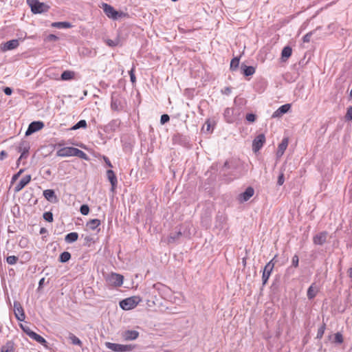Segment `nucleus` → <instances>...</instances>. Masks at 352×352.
Masks as SVG:
<instances>
[{"mask_svg": "<svg viewBox=\"0 0 352 352\" xmlns=\"http://www.w3.org/2000/svg\"><path fill=\"white\" fill-rule=\"evenodd\" d=\"M27 2L31 10L34 14H41L49 10L50 6L45 3L40 2L38 0H27Z\"/></svg>", "mask_w": 352, "mask_h": 352, "instance_id": "1", "label": "nucleus"}, {"mask_svg": "<svg viewBox=\"0 0 352 352\" xmlns=\"http://www.w3.org/2000/svg\"><path fill=\"white\" fill-rule=\"evenodd\" d=\"M125 107V101L118 93L114 92L111 96V108L113 111H120Z\"/></svg>", "mask_w": 352, "mask_h": 352, "instance_id": "2", "label": "nucleus"}, {"mask_svg": "<svg viewBox=\"0 0 352 352\" xmlns=\"http://www.w3.org/2000/svg\"><path fill=\"white\" fill-rule=\"evenodd\" d=\"M140 300L138 296L127 298L120 302V307L124 310H130L136 307Z\"/></svg>", "mask_w": 352, "mask_h": 352, "instance_id": "3", "label": "nucleus"}, {"mask_svg": "<svg viewBox=\"0 0 352 352\" xmlns=\"http://www.w3.org/2000/svg\"><path fill=\"white\" fill-rule=\"evenodd\" d=\"M105 346L107 349H111L115 352L131 351L133 348L131 344H121L109 342H105Z\"/></svg>", "mask_w": 352, "mask_h": 352, "instance_id": "4", "label": "nucleus"}, {"mask_svg": "<svg viewBox=\"0 0 352 352\" xmlns=\"http://www.w3.org/2000/svg\"><path fill=\"white\" fill-rule=\"evenodd\" d=\"M123 276L116 273H111L107 277L106 280L110 285L120 287L123 283Z\"/></svg>", "mask_w": 352, "mask_h": 352, "instance_id": "5", "label": "nucleus"}, {"mask_svg": "<svg viewBox=\"0 0 352 352\" xmlns=\"http://www.w3.org/2000/svg\"><path fill=\"white\" fill-rule=\"evenodd\" d=\"M102 9L105 14L109 18L112 19L113 20L117 19L122 14L121 13H119L118 11H116L113 6L107 3H104L102 4Z\"/></svg>", "mask_w": 352, "mask_h": 352, "instance_id": "6", "label": "nucleus"}, {"mask_svg": "<svg viewBox=\"0 0 352 352\" xmlns=\"http://www.w3.org/2000/svg\"><path fill=\"white\" fill-rule=\"evenodd\" d=\"M274 267V263H273V260L269 261L264 267L262 275V282L263 285H265L267 283V280L271 275Z\"/></svg>", "mask_w": 352, "mask_h": 352, "instance_id": "7", "label": "nucleus"}, {"mask_svg": "<svg viewBox=\"0 0 352 352\" xmlns=\"http://www.w3.org/2000/svg\"><path fill=\"white\" fill-rule=\"evenodd\" d=\"M265 142V135L263 133L258 135L252 142V151L254 153L258 152L263 147Z\"/></svg>", "mask_w": 352, "mask_h": 352, "instance_id": "8", "label": "nucleus"}, {"mask_svg": "<svg viewBox=\"0 0 352 352\" xmlns=\"http://www.w3.org/2000/svg\"><path fill=\"white\" fill-rule=\"evenodd\" d=\"M13 307L16 318L19 321H24L25 315L21 303L19 301H14Z\"/></svg>", "mask_w": 352, "mask_h": 352, "instance_id": "9", "label": "nucleus"}, {"mask_svg": "<svg viewBox=\"0 0 352 352\" xmlns=\"http://www.w3.org/2000/svg\"><path fill=\"white\" fill-rule=\"evenodd\" d=\"M44 124L41 121H34L29 124V126L25 132V135L28 136L39 130L43 129Z\"/></svg>", "mask_w": 352, "mask_h": 352, "instance_id": "10", "label": "nucleus"}, {"mask_svg": "<svg viewBox=\"0 0 352 352\" xmlns=\"http://www.w3.org/2000/svg\"><path fill=\"white\" fill-rule=\"evenodd\" d=\"M19 41L18 39H12L1 44V50L3 52L12 50L18 47Z\"/></svg>", "mask_w": 352, "mask_h": 352, "instance_id": "11", "label": "nucleus"}, {"mask_svg": "<svg viewBox=\"0 0 352 352\" xmlns=\"http://www.w3.org/2000/svg\"><path fill=\"white\" fill-rule=\"evenodd\" d=\"M75 150L74 147H63L56 151V155L63 157L74 156Z\"/></svg>", "mask_w": 352, "mask_h": 352, "instance_id": "12", "label": "nucleus"}, {"mask_svg": "<svg viewBox=\"0 0 352 352\" xmlns=\"http://www.w3.org/2000/svg\"><path fill=\"white\" fill-rule=\"evenodd\" d=\"M328 232L323 231L316 234L313 238V242L315 245H322L327 241Z\"/></svg>", "mask_w": 352, "mask_h": 352, "instance_id": "13", "label": "nucleus"}, {"mask_svg": "<svg viewBox=\"0 0 352 352\" xmlns=\"http://www.w3.org/2000/svg\"><path fill=\"white\" fill-rule=\"evenodd\" d=\"M254 193V190L252 187H248L245 190L239 195V201L241 203L248 201Z\"/></svg>", "mask_w": 352, "mask_h": 352, "instance_id": "14", "label": "nucleus"}, {"mask_svg": "<svg viewBox=\"0 0 352 352\" xmlns=\"http://www.w3.org/2000/svg\"><path fill=\"white\" fill-rule=\"evenodd\" d=\"M31 175H27L24 176L21 181L15 186L14 191L18 192L21 191L26 185H28L31 181Z\"/></svg>", "mask_w": 352, "mask_h": 352, "instance_id": "15", "label": "nucleus"}, {"mask_svg": "<svg viewBox=\"0 0 352 352\" xmlns=\"http://www.w3.org/2000/svg\"><path fill=\"white\" fill-rule=\"evenodd\" d=\"M30 150L29 143L27 142H22L18 147V152L21 153L20 159L26 158L28 155Z\"/></svg>", "mask_w": 352, "mask_h": 352, "instance_id": "16", "label": "nucleus"}, {"mask_svg": "<svg viewBox=\"0 0 352 352\" xmlns=\"http://www.w3.org/2000/svg\"><path fill=\"white\" fill-rule=\"evenodd\" d=\"M291 109L290 104H285L280 106L277 110H276L273 114L272 118H279L281 117L283 114L287 113Z\"/></svg>", "mask_w": 352, "mask_h": 352, "instance_id": "17", "label": "nucleus"}, {"mask_svg": "<svg viewBox=\"0 0 352 352\" xmlns=\"http://www.w3.org/2000/svg\"><path fill=\"white\" fill-rule=\"evenodd\" d=\"M107 177L111 185V191L113 192L117 187L118 180L115 173L112 170H107Z\"/></svg>", "mask_w": 352, "mask_h": 352, "instance_id": "18", "label": "nucleus"}, {"mask_svg": "<svg viewBox=\"0 0 352 352\" xmlns=\"http://www.w3.org/2000/svg\"><path fill=\"white\" fill-rule=\"evenodd\" d=\"M25 331L26 332L27 335L29 336L30 338L38 342V343L41 344H45L47 343V341L44 338L34 332L33 331L28 329L25 330Z\"/></svg>", "mask_w": 352, "mask_h": 352, "instance_id": "19", "label": "nucleus"}, {"mask_svg": "<svg viewBox=\"0 0 352 352\" xmlns=\"http://www.w3.org/2000/svg\"><path fill=\"white\" fill-rule=\"evenodd\" d=\"M122 336L125 340H134L139 336V332L135 330H127L122 333Z\"/></svg>", "mask_w": 352, "mask_h": 352, "instance_id": "20", "label": "nucleus"}, {"mask_svg": "<svg viewBox=\"0 0 352 352\" xmlns=\"http://www.w3.org/2000/svg\"><path fill=\"white\" fill-rule=\"evenodd\" d=\"M44 197L51 203H56L58 201L57 196L56 195L54 191L51 189L45 190L43 191Z\"/></svg>", "mask_w": 352, "mask_h": 352, "instance_id": "21", "label": "nucleus"}, {"mask_svg": "<svg viewBox=\"0 0 352 352\" xmlns=\"http://www.w3.org/2000/svg\"><path fill=\"white\" fill-rule=\"evenodd\" d=\"M288 138H285L282 140L278 147L276 155L278 157H281L288 146Z\"/></svg>", "mask_w": 352, "mask_h": 352, "instance_id": "22", "label": "nucleus"}, {"mask_svg": "<svg viewBox=\"0 0 352 352\" xmlns=\"http://www.w3.org/2000/svg\"><path fill=\"white\" fill-rule=\"evenodd\" d=\"M241 68L242 69L243 74L245 76H249L253 75L255 73V71H256V69H255V68L254 67H252V66H247V65H245L244 64L241 65Z\"/></svg>", "mask_w": 352, "mask_h": 352, "instance_id": "23", "label": "nucleus"}, {"mask_svg": "<svg viewBox=\"0 0 352 352\" xmlns=\"http://www.w3.org/2000/svg\"><path fill=\"white\" fill-rule=\"evenodd\" d=\"M51 26L53 28H59V29H67V28H72V25L69 22L63 21V22H54L52 23Z\"/></svg>", "mask_w": 352, "mask_h": 352, "instance_id": "24", "label": "nucleus"}, {"mask_svg": "<svg viewBox=\"0 0 352 352\" xmlns=\"http://www.w3.org/2000/svg\"><path fill=\"white\" fill-rule=\"evenodd\" d=\"M292 53V50L289 46H285L281 52V58L283 60H286L287 58H289Z\"/></svg>", "mask_w": 352, "mask_h": 352, "instance_id": "25", "label": "nucleus"}, {"mask_svg": "<svg viewBox=\"0 0 352 352\" xmlns=\"http://www.w3.org/2000/svg\"><path fill=\"white\" fill-rule=\"evenodd\" d=\"M100 225V221L98 219H94L89 221L87 223V227L91 230H95Z\"/></svg>", "mask_w": 352, "mask_h": 352, "instance_id": "26", "label": "nucleus"}, {"mask_svg": "<svg viewBox=\"0 0 352 352\" xmlns=\"http://www.w3.org/2000/svg\"><path fill=\"white\" fill-rule=\"evenodd\" d=\"M78 238V234L77 232H70L67 234L65 237V240L68 243H72L77 241Z\"/></svg>", "mask_w": 352, "mask_h": 352, "instance_id": "27", "label": "nucleus"}, {"mask_svg": "<svg viewBox=\"0 0 352 352\" xmlns=\"http://www.w3.org/2000/svg\"><path fill=\"white\" fill-rule=\"evenodd\" d=\"M121 121L119 119L111 120L107 125L111 131H116L120 126Z\"/></svg>", "mask_w": 352, "mask_h": 352, "instance_id": "28", "label": "nucleus"}, {"mask_svg": "<svg viewBox=\"0 0 352 352\" xmlns=\"http://www.w3.org/2000/svg\"><path fill=\"white\" fill-rule=\"evenodd\" d=\"M1 352H14V343L12 341H8L1 347Z\"/></svg>", "mask_w": 352, "mask_h": 352, "instance_id": "29", "label": "nucleus"}, {"mask_svg": "<svg viewBox=\"0 0 352 352\" xmlns=\"http://www.w3.org/2000/svg\"><path fill=\"white\" fill-rule=\"evenodd\" d=\"M74 72L69 70L64 71L61 74V79L63 80H69L74 78Z\"/></svg>", "mask_w": 352, "mask_h": 352, "instance_id": "30", "label": "nucleus"}, {"mask_svg": "<svg viewBox=\"0 0 352 352\" xmlns=\"http://www.w3.org/2000/svg\"><path fill=\"white\" fill-rule=\"evenodd\" d=\"M213 131V127H212L211 123L209 120H208L204 126L201 128V131L205 133H211Z\"/></svg>", "mask_w": 352, "mask_h": 352, "instance_id": "31", "label": "nucleus"}, {"mask_svg": "<svg viewBox=\"0 0 352 352\" xmlns=\"http://www.w3.org/2000/svg\"><path fill=\"white\" fill-rule=\"evenodd\" d=\"M233 113V109L231 108H226L224 111V117L226 119L228 122H232L233 119L232 118V115Z\"/></svg>", "mask_w": 352, "mask_h": 352, "instance_id": "32", "label": "nucleus"}, {"mask_svg": "<svg viewBox=\"0 0 352 352\" xmlns=\"http://www.w3.org/2000/svg\"><path fill=\"white\" fill-rule=\"evenodd\" d=\"M71 258V254L69 252H63L60 254L59 261L66 263Z\"/></svg>", "mask_w": 352, "mask_h": 352, "instance_id": "33", "label": "nucleus"}, {"mask_svg": "<svg viewBox=\"0 0 352 352\" xmlns=\"http://www.w3.org/2000/svg\"><path fill=\"white\" fill-rule=\"evenodd\" d=\"M318 290L314 287L313 285H311L307 290V298L311 300L313 299L317 294Z\"/></svg>", "mask_w": 352, "mask_h": 352, "instance_id": "34", "label": "nucleus"}, {"mask_svg": "<svg viewBox=\"0 0 352 352\" xmlns=\"http://www.w3.org/2000/svg\"><path fill=\"white\" fill-rule=\"evenodd\" d=\"M86 127H87L86 120H80L71 128V130H77L80 128L85 129Z\"/></svg>", "mask_w": 352, "mask_h": 352, "instance_id": "35", "label": "nucleus"}, {"mask_svg": "<svg viewBox=\"0 0 352 352\" xmlns=\"http://www.w3.org/2000/svg\"><path fill=\"white\" fill-rule=\"evenodd\" d=\"M239 58L235 57V58H232L230 62V70H232V71L236 70L237 68L239 67Z\"/></svg>", "mask_w": 352, "mask_h": 352, "instance_id": "36", "label": "nucleus"}, {"mask_svg": "<svg viewBox=\"0 0 352 352\" xmlns=\"http://www.w3.org/2000/svg\"><path fill=\"white\" fill-rule=\"evenodd\" d=\"M74 156L86 160L89 159L87 155L84 151L77 148H76Z\"/></svg>", "mask_w": 352, "mask_h": 352, "instance_id": "37", "label": "nucleus"}, {"mask_svg": "<svg viewBox=\"0 0 352 352\" xmlns=\"http://www.w3.org/2000/svg\"><path fill=\"white\" fill-rule=\"evenodd\" d=\"M69 338L71 340L72 343L74 345L81 346L82 342L80 340L77 338L75 335L73 333H69Z\"/></svg>", "mask_w": 352, "mask_h": 352, "instance_id": "38", "label": "nucleus"}, {"mask_svg": "<svg viewBox=\"0 0 352 352\" xmlns=\"http://www.w3.org/2000/svg\"><path fill=\"white\" fill-rule=\"evenodd\" d=\"M105 43L109 47H116L119 45L120 40H119V38H116L115 40L107 39L105 41Z\"/></svg>", "mask_w": 352, "mask_h": 352, "instance_id": "39", "label": "nucleus"}, {"mask_svg": "<svg viewBox=\"0 0 352 352\" xmlns=\"http://www.w3.org/2000/svg\"><path fill=\"white\" fill-rule=\"evenodd\" d=\"M325 324H322L318 329L316 338L321 339L324 335L325 331Z\"/></svg>", "mask_w": 352, "mask_h": 352, "instance_id": "40", "label": "nucleus"}, {"mask_svg": "<svg viewBox=\"0 0 352 352\" xmlns=\"http://www.w3.org/2000/svg\"><path fill=\"white\" fill-rule=\"evenodd\" d=\"M43 219L47 222L53 221V214L51 212H45L43 213Z\"/></svg>", "mask_w": 352, "mask_h": 352, "instance_id": "41", "label": "nucleus"}, {"mask_svg": "<svg viewBox=\"0 0 352 352\" xmlns=\"http://www.w3.org/2000/svg\"><path fill=\"white\" fill-rule=\"evenodd\" d=\"M18 257L16 256H9L6 258V261L10 265H14L18 261Z\"/></svg>", "mask_w": 352, "mask_h": 352, "instance_id": "42", "label": "nucleus"}, {"mask_svg": "<svg viewBox=\"0 0 352 352\" xmlns=\"http://www.w3.org/2000/svg\"><path fill=\"white\" fill-rule=\"evenodd\" d=\"M80 212L83 215H87L89 214V208L87 205L83 204L80 208Z\"/></svg>", "mask_w": 352, "mask_h": 352, "instance_id": "43", "label": "nucleus"}, {"mask_svg": "<svg viewBox=\"0 0 352 352\" xmlns=\"http://www.w3.org/2000/svg\"><path fill=\"white\" fill-rule=\"evenodd\" d=\"M334 341L336 343H338V344H341L343 342V337H342V335L338 332L335 334V338H334Z\"/></svg>", "mask_w": 352, "mask_h": 352, "instance_id": "44", "label": "nucleus"}, {"mask_svg": "<svg viewBox=\"0 0 352 352\" xmlns=\"http://www.w3.org/2000/svg\"><path fill=\"white\" fill-rule=\"evenodd\" d=\"M23 172L24 169H20L16 174H14L12 177L11 184L15 182Z\"/></svg>", "mask_w": 352, "mask_h": 352, "instance_id": "45", "label": "nucleus"}, {"mask_svg": "<svg viewBox=\"0 0 352 352\" xmlns=\"http://www.w3.org/2000/svg\"><path fill=\"white\" fill-rule=\"evenodd\" d=\"M182 235L181 232H177L175 234L173 235L171 234L168 238V242L172 243L175 241L176 239H177L180 236Z\"/></svg>", "mask_w": 352, "mask_h": 352, "instance_id": "46", "label": "nucleus"}, {"mask_svg": "<svg viewBox=\"0 0 352 352\" xmlns=\"http://www.w3.org/2000/svg\"><path fill=\"white\" fill-rule=\"evenodd\" d=\"M346 120H352V107H349L347 109V111L345 116Z\"/></svg>", "mask_w": 352, "mask_h": 352, "instance_id": "47", "label": "nucleus"}, {"mask_svg": "<svg viewBox=\"0 0 352 352\" xmlns=\"http://www.w3.org/2000/svg\"><path fill=\"white\" fill-rule=\"evenodd\" d=\"M298 263H299V258H298V256L295 254L293 257H292V266H294V267H297L298 266Z\"/></svg>", "mask_w": 352, "mask_h": 352, "instance_id": "48", "label": "nucleus"}, {"mask_svg": "<svg viewBox=\"0 0 352 352\" xmlns=\"http://www.w3.org/2000/svg\"><path fill=\"white\" fill-rule=\"evenodd\" d=\"M169 120H170V118H169L168 115L163 114L160 118V123L162 124H164L165 123L168 122L169 121Z\"/></svg>", "mask_w": 352, "mask_h": 352, "instance_id": "49", "label": "nucleus"}, {"mask_svg": "<svg viewBox=\"0 0 352 352\" xmlns=\"http://www.w3.org/2000/svg\"><path fill=\"white\" fill-rule=\"evenodd\" d=\"M285 178L284 173L281 172L278 177L277 184L278 186H282L284 184Z\"/></svg>", "mask_w": 352, "mask_h": 352, "instance_id": "50", "label": "nucleus"}, {"mask_svg": "<svg viewBox=\"0 0 352 352\" xmlns=\"http://www.w3.org/2000/svg\"><path fill=\"white\" fill-rule=\"evenodd\" d=\"M247 121L254 122L256 120V116L253 113H248L245 117Z\"/></svg>", "mask_w": 352, "mask_h": 352, "instance_id": "51", "label": "nucleus"}, {"mask_svg": "<svg viewBox=\"0 0 352 352\" xmlns=\"http://www.w3.org/2000/svg\"><path fill=\"white\" fill-rule=\"evenodd\" d=\"M311 35H312V33L311 32H309L307 34H306L303 37H302V41L304 43H309L310 41V39H311Z\"/></svg>", "mask_w": 352, "mask_h": 352, "instance_id": "52", "label": "nucleus"}, {"mask_svg": "<svg viewBox=\"0 0 352 352\" xmlns=\"http://www.w3.org/2000/svg\"><path fill=\"white\" fill-rule=\"evenodd\" d=\"M129 75H130V78H131V81L133 83L135 82V76L134 74V69L132 68L131 69V71L129 72Z\"/></svg>", "mask_w": 352, "mask_h": 352, "instance_id": "53", "label": "nucleus"}, {"mask_svg": "<svg viewBox=\"0 0 352 352\" xmlns=\"http://www.w3.org/2000/svg\"><path fill=\"white\" fill-rule=\"evenodd\" d=\"M58 39V37L54 34H50L47 36V40L50 41H56Z\"/></svg>", "mask_w": 352, "mask_h": 352, "instance_id": "54", "label": "nucleus"}, {"mask_svg": "<svg viewBox=\"0 0 352 352\" xmlns=\"http://www.w3.org/2000/svg\"><path fill=\"white\" fill-rule=\"evenodd\" d=\"M3 91L6 95L10 96L12 93V89L10 87H7L4 88Z\"/></svg>", "mask_w": 352, "mask_h": 352, "instance_id": "55", "label": "nucleus"}, {"mask_svg": "<svg viewBox=\"0 0 352 352\" xmlns=\"http://www.w3.org/2000/svg\"><path fill=\"white\" fill-rule=\"evenodd\" d=\"M103 159H104V162L109 167H110V168L113 167L111 162H110L109 159L107 157L104 156Z\"/></svg>", "mask_w": 352, "mask_h": 352, "instance_id": "56", "label": "nucleus"}, {"mask_svg": "<svg viewBox=\"0 0 352 352\" xmlns=\"http://www.w3.org/2000/svg\"><path fill=\"white\" fill-rule=\"evenodd\" d=\"M8 153L5 151H2L0 153V160H3L6 157H7Z\"/></svg>", "mask_w": 352, "mask_h": 352, "instance_id": "57", "label": "nucleus"}, {"mask_svg": "<svg viewBox=\"0 0 352 352\" xmlns=\"http://www.w3.org/2000/svg\"><path fill=\"white\" fill-rule=\"evenodd\" d=\"M47 232V229H46V228H41L40 229V232H39V233H40L41 234H45Z\"/></svg>", "mask_w": 352, "mask_h": 352, "instance_id": "58", "label": "nucleus"}, {"mask_svg": "<svg viewBox=\"0 0 352 352\" xmlns=\"http://www.w3.org/2000/svg\"><path fill=\"white\" fill-rule=\"evenodd\" d=\"M348 276L352 278V267L349 268L347 272Z\"/></svg>", "mask_w": 352, "mask_h": 352, "instance_id": "59", "label": "nucleus"}, {"mask_svg": "<svg viewBox=\"0 0 352 352\" xmlns=\"http://www.w3.org/2000/svg\"><path fill=\"white\" fill-rule=\"evenodd\" d=\"M44 281H45V278H41V279L40 280V281H39V283H38V285H39V287H41V286H42V285L43 284Z\"/></svg>", "mask_w": 352, "mask_h": 352, "instance_id": "60", "label": "nucleus"}, {"mask_svg": "<svg viewBox=\"0 0 352 352\" xmlns=\"http://www.w3.org/2000/svg\"><path fill=\"white\" fill-rule=\"evenodd\" d=\"M91 240H92V239H91V237H89V236H87V237L85 238V241H86L87 242H89V241H91Z\"/></svg>", "mask_w": 352, "mask_h": 352, "instance_id": "61", "label": "nucleus"}, {"mask_svg": "<svg viewBox=\"0 0 352 352\" xmlns=\"http://www.w3.org/2000/svg\"><path fill=\"white\" fill-rule=\"evenodd\" d=\"M21 160H22V159H20V157L17 160V161H16V166H17V167L19 166L20 161H21Z\"/></svg>", "mask_w": 352, "mask_h": 352, "instance_id": "62", "label": "nucleus"}, {"mask_svg": "<svg viewBox=\"0 0 352 352\" xmlns=\"http://www.w3.org/2000/svg\"><path fill=\"white\" fill-rule=\"evenodd\" d=\"M224 167L229 168V166H228V162H225V164H224Z\"/></svg>", "mask_w": 352, "mask_h": 352, "instance_id": "63", "label": "nucleus"}, {"mask_svg": "<svg viewBox=\"0 0 352 352\" xmlns=\"http://www.w3.org/2000/svg\"><path fill=\"white\" fill-rule=\"evenodd\" d=\"M350 97L352 98V88L351 90L350 91Z\"/></svg>", "mask_w": 352, "mask_h": 352, "instance_id": "64", "label": "nucleus"}]
</instances>
